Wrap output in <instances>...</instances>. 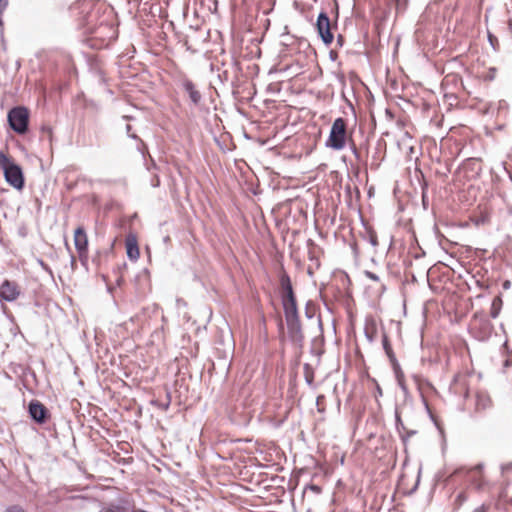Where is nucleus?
I'll return each instance as SVG.
<instances>
[{
	"label": "nucleus",
	"mask_w": 512,
	"mask_h": 512,
	"mask_svg": "<svg viewBox=\"0 0 512 512\" xmlns=\"http://www.w3.org/2000/svg\"><path fill=\"white\" fill-rule=\"evenodd\" d=\"M280 287L281 300L289 337L292 341L300 343L303 340V333L298 315L296 297L294 295L290 277L285 272L280 275Z\"/></svg>",
	"instance_id": "1"
},
{
	"label": "nucleus",
	"mask_w": 512,
	"mask_h": 512,
	"mask_svg": "<svg viewBox=\"0 0 512 512\" xmlns=\"http://www.w3.org/2000/svg\"><path fill=\"white\" fill-rule=\"evenodd\" d=\"M346 137V122L343 118L339 117L334 120L331 126L326 146L336 151L342 150L346 144Z\"/></svg>",
	"instance_id": "2"
},
{
	"label": "nucleus",
	"mask_w": 512,
	"mask_h": 512,
	"mask_svg": "<svg viewBox=\"0 0 512 512\" xmlns=\"http://www.w3.org/2000/svg\"><path fill=\"white\" fill-rule=\"evenodd\" d=\"M29 112L27 108L19 106L12 108L8 113L10 127L19 134H24L28 129Z\"/></svg>",
	"instance_id": "3"
},
{
	"label": "nucleus",
	"mask_w": 512,
	"mask_h": 512,
	"mask_svg": "<svg viewBox=\"0 0 512 512\" xmlns=\"http://www.w3.org/2000/svg\"><path fill=\"white\" fill-rule=\"evenodd\" d=\"M4 177L7 183H9L13 188L17 190H21L24 186V176L22 169L19 165L14 162L9 166L5 167L3 170Z\"/></svg>",
	"instance_id": "4"
},
{
	"label": "nucleus",
	"mask_w": 512,
	"mask_h": 512,
	"mask_svg": "<svg viewBox=\"0 0 512 512\" xmlns=\"http://www.w3.org/2000/svg\"><path fill=\"white\" fill-rule=\"evenodd\" d=\"M74 245L82 264L88 260V237L83 227H78L74 231Z\"/></svg>",
	"instance_id": "5"
},
{
	"label": "nucleus",
	"mask_w": 512,
	"mask_h": 512,
	"mask_svg": "<svg viewBox=\"0 0 512 512\" xmlns=\"http://www.w3.org/2000/svg\"><path fill=\"white\" fill-rule=\"evenodd\" d=\"M317 31L325 44H330L333 41V34L331 33L330 19L326 12L322 11L318 15L316 22Z\"/></svg>",
	"instance_id": "6"
},
{
	"label": "nucleus",
	"mask_w": 512,
	"mask_h": 512,
	"mask_svg": "<svg viewBox=\"0 0 512 512\" xmlns=\"http://www.w3.org/2000/svg\"><path fill=\"white\" fill-rule=\"evenodd\" d=\"M20 288L19 285L10 280H4L0 285V299L13 302L20 296Z\"/></svg>",
	"instance_id": "7"
},
{
	"label": "nucleus",
	"mask_w": 512,
	"mask_h": 512,
	"mask_svg": "<svg viewBox=\"0 0 512 512\" xmlns=\"http://www.w3.org/2000/svg\"><path fill=\"white\" fill-rule=\"evenodd\" d=\"M493 407V400L491 396L484 391H478L475 394V408L476 413H483Z\"/></svg>",
	"instance_id": "8"
},
{
	"label": "nucleus",
	"mask_w": 512,
	"mask_h": 512,
	"mask_svg": "<svg viewBox=\"0 0 512 512\" xmlns=\"http://www.w3.org/2000/svg\"><path fill=\"white\" fill-rule=\"evenodd\" d=\"M182 88L188 94L190 101L193 105L198 106L201 102L202 96L196 85L189 79L184 78L181 82Z\"/></svg>",
	"instance_id": "9"
},
{
	"label": "nucleus",
	"mask_w": 512,
	"mask_h": 512,
	"mask_svg": "<svg viewBox=\"0 0 512 512\" xmlns=\"http://www.w3.org/2000/svg\"><path fill=\"white\" fill-rule=\"evenodd\" d=\"M29 414L36 422L44 423L47 416V409L42 403L31 401L29 404Z\"/></svg>",
	"instance_id": "10"
},
{
	"label": "nucleus",
	"mask_w": 512,
	"mask_h": 512,
	"mask_svg": "<svg viewBox=\"0 0 512 512\" xmlns=\"http://www.w3.org/2000/svg\"><path fill=\"white\" fill-rule=\"evenodd\" d=\"M482 464H477L469 469H466L467 475H471L470 482L472 485H474L477 489L482 488Z\"/></svg>",
	"instance_id": "11"
},
{
	"label": "nucleus",
	"mask_w": 512,
	"mask_h": 512,
	"mask_svg": "<svg viewBox=\"0 0 512 512\" xmlns=\"http://www.w3.org/2000/svg\"><path fill=\"white\" fill-rule=\"evenodd\" d=\"M127 256L130 260L136 261L140 256L139 247L135 236H128L126 239Z\"/></svg>",
	"instance_id": "12"
},
{
	"label": "nucleus",
	"mask_w": 512,
	"mask_h": 512,
	"mask_svg": "<svg viewBox=\"0 0 512 512\" xmlns=\"http://www.w3.org/2000/svg\"><path fill=\"white\" fill-rule=\"evenodd\" d=\"M382 344H383L384 351H385L386 355L388 356V358L390 359L391 363L393 365H397L396 357L394 355L391 344H390L389 339L386 334H383Z\"/></svg>",
	"instance_id": "13"
},
{
	"label": "nucleus",
	"mask_w": 512,
	"mask_h": 512,
	"mask_svg": "<svg viewBox=\"0 0 512 512\" xmlns=\"http://www.w3.org/2000/svg\"><path fill=\"white\" fill-rule=\"evenodd\" d=\"M502 305H503V301H502V298L501 296H496L493 300H492V303H491V308H490V316L492 318H497L500 314V311L502 309Z\"/></svg>",
	"instance_id": "14"
},
{
	"label": "nucleus",
	"mask_w": 512,
	"mask_h": 512,
	"mask_svg": "<svg viewBox=\"0 0 512 512\" xmlns=\"http://www.w3.org/2000/svg\"><path fill=\"white\" fill-rule=\"evenodd\" d=\"M12 163L13 161L4 152L0 151V167L4 170Z\"/></svg>",
	"instance_id": "15"
},
{
	"label": "nucleus",
	"mask_w": 512,
	"mask_h": 512,
	"mask_svg": "<svg viewBox=\"0 0 512 512\" xmlns=\"http://www.w3.org/2000/svg\"><path fill=\"white\" fill-rule=\"evenodd\" d=\"M396 419H397V428L399 431H406L408 437L416 434V431H414V430H411V431L406 430L404 424L402 423V421L398 415H396Z\"/></svg>",
	"instance_id": "16"
},
{
	"label": "nucleus",
	"mask_w": 512,
	"mask_h": 512,
	"mask_svg": "<svg viewBox=\"0 0 512 512\" xmlns=\"http://www.w3.org/2000/svg\"><path fill=\"white\" fill-rule=\"evenodd\" d=\"M395 5H396V9L398 11H403L406 9L407 7V4H408V0H393Z\"/></svg>",
	"instance_id": "17"
},
{
	"label": "nucleus",
	"mask_w": 512,
	"mask_h": 512,
	"mask_svg": "<svg viewBox=\"0 0 512 512\" xmlns=\"http://www.w3.org/2000/svg\"><path fill=\"white\" fill-rule=\"evenodd\" d=\"M104 512H127V510L121 506H111L107 508Z\"/></svg>",
	"instance_id": "18"
},
{
	"label": "nucleus",
	"mask_w": 512,
	"mask_h": 512,
	"mask_svg": "<svg viewBox=\"0 0 512 512\" xmlns=\"http://www.w3.org/2000/svg\"><path fill=\"white\" fill-rule=\"evenodd\" d=\"M490 506L487 504H482L476 507L472 512H489Z\"/></svg>",
	"instance_id": "19"
},
{
	"label": "nucleus",
	"mask_w": 512,
	"mask_h": 512,
	"mask_svg": "<svg viewBox=\"0 0 512 512\" xmlns=\"http://www.w3.org/2000/svg\"><path fill=\"white\" fill-rule=\"evenodd\" d=\"M9 4L8 0H0V16L5 12Z\"/></svg>",
	"instance_id": "20"
},
{
	"label": "nucleus",
	"mask_w": 512,
	"mask_h": 512,
	"mask_svg": "<svg viewBox=\"0 0 512 512\" xmlns=\"http://www.w3.org/2000/svg\"><path fill=\"white\" fill-rule=\"evenodd\" d=\"M365 275H366V277H368L369 279H371L373 281H379V277L373 272L365 271Z\"/></svg>",
	"instance_id": "21"
},
{
	"label": "nucleus",
	"mask_w": 512,
	"mask_h": 512,
	"mask_svg": "<svg viewBox=\"0 0 512 512\" xmlns=\"http://www.w3.org/2000/svg\"><path fill=\"white\" fill-rule=\"evenodd\" d=\"M5 512H24L20 507L18 506H12L5 510Z\"/></svg>",
	"instance_id": "22"
},
{
	"label": "nucleus",
	"mask_w": 512,
	"mask_h": 512,
	"mask_svg": "<svg viewBox=\"0 0 512 512\" xmlns=\"http://www.w3.org/2000/svg\"><path fill=\"white\" fill-rule=\"evenodd\" d=\"M397 380H398L399 385L402 387V389H405L402 373H397Z\"/></svg>",
	"instance_id": "23"
},
{
	"label": "nucleus",
	"mask_w": 512,
	"mask_h": 512,
	"mask_svg": "<svg viewBox=\"0 0 512 512\" xmlns=\"http://www.w3.org/2000/svg\"><path fill=\"white\" fill-rule=\"evenodd\" d=\"M308 488L316 494L321 493V488L317 485H310Z\"/></svg>",
	"instance_id": "24"
},
{
	"label": "nucleus",
	"mask_w": 512,
	"mask_h": 512,
	"mask_svg": "<svg viewBox=\"0 0 512 512\" xmlns=\"http://www.w3.org/2000/svg\"><path fill=\"white\" fill-rule=\"evenodd\" d=\"M366 336H367L369 342H372L374 340L373 334L369 333L368 329H366Z\"/></svg>",
	"instance_id": "25"
},
{
	"label": "nucleus",
	"mask_w": 512,
	"mask_h": 512,
	"mask_svg": "<svg viewBox=\"0 0 512 512\" xmlns=\"http://www.w3.org/2000/svg\"><path fill=\"white\" fill-rule=\"evenodd\" d=\"M352 150H353V153L358 156V152H357V148L355 147V145L352 146Z\"/></svg>",
	"instance_id": "26"
},
{
	"label": "nucleus",
	"mask_w": 512,
	"mask_h": 512,
	"mask_svg": "<svg viewBox=\"0 0 512 512\" xmlns=\"http://www.w3.org/2000/svg\"><path fill=\"white\" fill-rule=\"evenodd\" d=\"M377 392H379L380 395L382 394V391L379 386L377 387Z\"/></svg>",
	"instance_id": "27"
},
{
	"label": "nucleus",
	"mask_w": 512,
	"mask_h": 512,
	"mask_svg": "<svg viewBox=\"0 0 512 512\" xmlns=\"http://www.w3.org/2000/svg\"><path fill=\"white\" fill-rule=\"evenodd\" d=\"M127 132H129L131 130V126L130 125H127Z\"/></svg>",
	"instance_id": "28"
}]
</instances>
